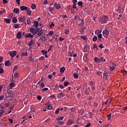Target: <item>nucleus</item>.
<instances>
[{"instance_id":"7ed1b4c3","label":"nucleus","mask_w":127,"mask_h":127,"mask_svg":"<svg viewBox=\"0 0 127 127\" xmlns=\"http://www.w3.org/2000/svg\"><path fill=\"white\" fill-rule=\"evenodd\" d=\"M9 55H10V57L12 58V59L16 56V54H17V53L15 51H10L9 53Z\"/></svg>"},{"instance_id":"5fc2aeb1","label":"nucleus","mask_w":127,"mask_h":127,"mask_svg":"<svg viewBox=\"0 0 127 127\" xmlns=\"http://www.w3.org/2000/svg\"><path fill=\"white\" fill-rule=\"evenodd\" d=\"M59 86L60 88V89H64V86H63V85L60 84Z\"/></svg>"},{"instance_id":"423d86ee","label":"nucleus","mask_w":127,"mask_h":127,"mask_svg":"<svg viewBox=\"0 0 127 127\" xmlns=\"http://www.w3.org/2000/svg\"><path fill=\"white\" fill-rule=\"evenodd\" d=\"M109 76H110V73H109V72L105 73L103 74V79L104 80H107L108 77H109Z\"/></svg>"},{"instance_id":"e433bc0d","label":"nucleus","mask_w":127,"mask_h":127,"mask_svg":"<svg viewBox=\"0 0 127 127\" xmlns=\"http://www.w3.org/2000/svg\"><path fill=\"white\" fill-rule=\"evenodd\" d=\"M81 23L79 24V25L83 26L84 24H85V23H84V19H81Z\"/></svg>"},{"instance_id":"de8ad7c7","label":"nucleus","mask_w":127,"mask_h":127,"mask_svg":"<svg viewBox=\"0 0 127 127\" xmlns=\"http://www.w3.org/2000/svg\"><path fill=\"white\" fill-rule=\"evenodd\" d=\"M72 7H73V8L76 9L77 8V4L76 3H73Z\"/></svg>"},{"instance_id":"8fccbe9b","label":"nucleus","mask_w":127,"mask_h":127,"mask_svg":"<svg viewBox=\"0 0 127 127\" xmlns=\"http://www.w3.org/2000/svg\"><path fill=\"white\" fill-rule=\"evenodd\" d=\"M42 53H44L43 55H44V54H47V51L45 50H42Z\"/></svg>"},{"instance_id":"dca6fc26","label":"nucleus","mask_w":127,"mask_h":127,"mask_svg":"<svg viewBox=\"0 0 127 127\" xmlns=\"http://www.w3.org/2000/svg\"><path fill=\"white\" fill-rule=\"evenodd\" d=\"M64 119V117L59 116L58 118H57L56 120L59 122L60 121H63Z\"/></svg>"},{"instance_id":"ddd939ff","label":"nucleus","mask_w":127,"mask_h":127,"mask_svg":"<svg viewBox=\"0 0 127 127\" xmlns=\"http://www.w3.org/2000/svg\"><path fill=\"white\" fill-rule=\"evenodd\" d=\"M13 11L14 13H19V8H15L13 9Z\"/></svg>"},{"instance_id":"c756f323","label":"nucleus","mask_w":127,"mask_h":127,"mask_svg":"<svg viewBox=\"0 0 127 127\" xmlns=\"http://www.w3.org/2000/svg\"><path fill=\"white\" fill-rule=\"evenodd\" d=\"M28 61H33V60H34V58H33V56L31 57H28Z\"/></svg>"},{"instance_id":"a878e982","label":"nucleus","mask_w":127,"mask_h":127,"mask_svg":"<svg viewBox=\"0 0 127 127\" xmlns=\"http://www.w3.org/2000/svg\"><path fill=\"white\" fill-rule=\"evenodd\" d=\"M10 64V62L9 61H7L5 62V66H9V64Z\"/></svg>"},{"instance_id":"49530a36","label":"nucleus","mask_w":127,"mask_h":127,"mask_svg":"<svg viewBox=\"0 0 127 127\" xmlns=\"http://www.w3.org/2000/svg\"><path fill=\"white\" fill-rule=\"evenodd\" d=\"M3 73V68L0 67V74Z\"/></svg>"},{"instance_id":"1a4fd4ad","label":"nucleus","mask_w":127,"mask_h":127,"mask_svg":"<svg viewBox=\"0 0 127 127\" xmlns=\"http://www.w3.org/2000/svg\"><path fill=\"white\" fill-rule=\"evenodd\" d=\"M65 95L63 93H60L58 94V99H61L64 97Z\"/></svg>"},{"instance_id":"a19ab883","label":"nucleus","mask_w":127,"mask_h":127,"mask_svg":"<svg viewBox=\"0 0 127 127\" xmlns=\"http://www.w3.org/2000/svg\"><path fill=\"white\" fill-rule=\"evenodd\" d=\"M53 31H50L49 32V35H50V36H52V35H53Z\"/></svg>"},{"instance_id":"20e7f679","label":"nucleus","mask_w":127,"mask_h":127,"mask_svg":"<svg viewBox=\"0 0 127 127\" xmlns=\"http://www.w3.org/2000/svg\"><path fill=\"white\" fill-rule=\"evenodd\" d=\"M90 50V47H89L88 45H86L84 46V49H83V52H88Z\"/></svg>"},{"instance_id":"0e129e2a","label":"nucleus","mask_w":127,"mask_h":127,"mask_svg":"<svg viewBox=\"0 0 127 127\" xmlns=\"http://www.w3.org/2000/svg\"><path fill=\"white\" fill-rule=\"evenodd\" d=\"M30 19H28L27 21V24H30Z\"/></svg>"},{"instance_id":"2f4dec72","label":"nucleus","mask_w":127,"mask_h":127,"mask_svg":"<svg viewBox=\"0 0 127 127\" xmlns=\"http://www.w3.org/2000/svg\"><path fill=\"white\" fill-rule=\"evenodd\" d=\"M34 43L33 40H31L30 43L28 44V46L30 47V46L33 45Z\"/></svg>"},{"instance_id":"69168bd1","label":"nucleus","mask_w":127,"mask_h":127,"mask_svg":"<svg viewBox=\"0 0 127 127\" xmlns=\"http://www.w3.org/2000/svg\"><path fill=\"white\" fill-rule=\"evenodd\" d=\"M39 60H44V57L42 56V57H40Z\"/></svg>"},{"instance_id":"bb28decb","label":"nucleus","mask_w":127,"mask_h":127,"mask_svg":"<svg viewBox=\"0 0 127 127\" xmlns=\"http://www.w3.org/2000/svg\"><path fill=\"white\" fill-rule=\"evenodd\" d=\"M94 61H95V62H97L98 63H100V62H101V60L100 59H99V58H98V57H96L95 58Z\"/></svg>"},{"instance_id":"a211bd4d","label":"nucleus","mask_w":127,"mask_h":127,"mask_svg":"<svg viewBox=\"0 0 127 127\" xmlns=\"http://www.w3.org/2000/svg\"><path fill=\"white\" fill-rule=\"evenodd\" d=\"M26 11L27 12L28 15H31V13L32 12V11H31V10H30V8H28L26 10Z\"/></svg>"},{"instance_id":"13d9d810","label":"nucleus","mask_w":127,"mask_h":127,"mask_svg":"<svg viewBox=\"0 0 127 127\" xmlns=\"http://www.w3.org/2000/svg\"><path fill=\"white\" fill-rule=\"evenodd\" d=\"M37 99L39 100V101H40L41 100V96L40 95H38L37 96Z\"/></svg>"},{"instance_id":"412c9836","label":"nucleus","mask_w":127,"mask_h":127,"mask_svg":"<svg viewBox=\"0 0 127 127\" xmlns=\"http://www.w3.org/2000/svg\"><path fill=\"white\" fill-rule=\"evenodd\" d=\"M65 70H66L65 67H62L60 68V72L63 73V72L65 71Z\"/></svg>"},{"instance_id":"f3484780","label":"nucleus","mask_w":127,"mask_h":127,"mask_svg":"<svg viewBox=\"0 0 127 127\" xmlns=\"http://www.w3.org/2000/svg\"><path fill=\"white\" fill-rule=\"evenodd\" d=\"M15 86V83H13V82H11L9 84V88L10 89H12L13 87H14Z\"/></svg>"},{"instance_id":"c85d7f7f","label":"nucleus","mask_w":127,"mask_h":127,"mask_svg":"<svg viewBox=\"0 0 127 127\" xmlns=\"http://www.w3.org/2000/svg\"><path fill=\"white\" fill-rule=\"evenodd\" d=\"M73 77L74 78H75V79H78V77H79V75L78 74V73H74L73 74Z\"/></svg>"},{"instance_id":"bf43d9fd","label":"nucleus","mask_w":127,"mask_h":127,"mask_svg":"<svg viewBox=\"0 0 127 127\" xmlns=\"http://www.w3.org/2000/svg\"><path fill=\"white\" fill-rule=\"evenodd\" d=\"M69 29H67V30H66L65 32L64 33L66 35H67V34H68L69 33Z\"/></svg>"},{"instance_id":"473e14b6","label":"nucleus","mask_w":127,"mask_h":127,"mask_svg":"<svg viewBox=\"0 0 127 127\" xmlns=\"http://www.w3.org/2000/svg\"><path fill=\"white\" fill-rule=\"evenodd\" d=\"M14 27L15 29L19 28V24H14Z\"/></svg>"},{"instance_id":"a18cd8bd","label":"nucleus","mask_w":127,"mask_h":127,"mask_svg":"<svg viewBox=\"0 0 127 127\" xmlns=\"http://www.w3.org/2000/svg\"><path fill=\"white\" fill-rule=\"evenodd\" d=\"M116 66H111L110 67V71H114Z\"/></svg>"},{"instance_id":"603ef678","label":"nucleus","mask_w":127,"mask_h":127,"mask_svg":"<svg viewBox=\"0 0 127 127\" xmlns=\"http://www.w3.org/2000/svg\"><path fill=\"white\" fill-rule=\"evenodd\" d=\"M68 85H69V82H64V86H65V87L68 86Z\"/></svg>"},{"instance_id":"338daca9","label":"nucleus","mask_w":127,"mask_h":127,"mask_svg":"<svg viewBox=\"0 0 127 127\" xmlns=\"http://www.w3.org/2000/svg\"><path fill=\"white\" fill-rule=\"evenodd\" d=\"M18 68V66H15L14 68H13V71H16V70Z\"/></svg>"},{"instance_id":"79ce46f5","label":"nucleus","mask_w":127,"mask_h":127,"mask_svg":"<svg viewBox=\"0 0 127 127\" xmlns=\"http://www.w3.org/2000/svg\"><path fill=\"white\" fill-rule=\"evenodd\" d=\"M111 116H112V114H110L109 115H108V116H107V120H108V121H110V120H111Z\"/></svg>"},{"instance_id":"c9c22d12","label":"nucleus","mask_w":127,"mask_h":127,"mask_svg":"<svg viewBox=\"0 0 127 127\" xmlns=\"http://www.w3.org/2000/svg\"><path fill=\"white\" fill-rule=\"evenodd\" d=\"M80 37L82 39H83V40H87V37L85 36H81Z\"/></svg>"},{"instance_id":"680f3d73","label":"nucleus","mask_w":127,"mask_h":127,"mask_svg":"<svg viewBox=\"0 0 127 127\" xmlns=\"http://www.w3.org/2000/svg\"><path fill=\"white\" fill-rule=\"evenodd\" d=\"M58 124H59V125H64V122H63V121L59 122Z\"/></svg>"},{"instance_id":"ea45409f","label":"nucleus","mask_w":127,"mask_h":127,"mask_svg":"<svg viewBox=\"0 0 127 127\" xmlns=\"http://www.w3.org/2000/svg\"><path fill=\"white\" fill-rule=\"evenodd\" d=\"M40 87L41 88H44V87H45V84H44V83L43 82L41 83Z\"/></svg>"},{"instance_id":"774afa93","label":"nucleus","mask_w":127,"mask_h":127,"mask_svg":"<svg viewBox=\"0 0 127 127\" xmlns=\"http://www.w3.org/2000/svg\"><path fill=\"white\" fill-rule=\"evenodd\" d=\"M121 72L122 73H123V74H125V73H127V71H126L125 70H121Z\"/></svg>"},{"instance_id":"c03bdc74","label":"nucleus","mask_w":127,"mask_h":127,"mask_svg":"<svg viewBox=\"0 0 127 127\" xmlns=\"http://www.w3.org/2000/svg\"><path fill=\"white\" fill-rule=\"evenodd\" d=\"M90 85V86H94V85L95 84V82L94 81H90L89 82Z\"/></svg>"},{"instance_id":"cd10ccee","label":"nucleus","mask_w":127,"mask_h":127,"mask_svg":"<svg viewBox=\"0 0 127 127\" xmlns=\"http://www.w3.org/2000/svg\"><path fill=\"white\" fill-rule=\"evenodd\" d=\"M12 21L13 23H16V22H17V19H16L15 17H14L13 18Z\"/></svg>"},{"instance_id":"9d476101","label":"nucleus","mask_w":127,"mask_h":127,"mask_svg":"<svg viewBox=\"0 0 127 127\" xmlns=\"http://www.w3.org/2000/svg\"><path fill=\"white\" fill-rule=\"evenodd\" d=\"M21 56L22 57H27V56H28V54L27 53V52L21 53Z\"/></svg>"},{"instance_id":"37998d69","label":"nucleus","mask_w":127,"mask_h":127,"mask_svg":"<svg viewBox=\"0 0 127 127\" xmlns=\"http://www.w3.org/2000/svg\"><path fill=\"white\" fill-rule=\"evenodd\" d=\"M97 39H98V38L97 37V36H95L94 37H93V41L95 42V41H96Z\"/></svg>"},{"instance_id":"f257e3e1","label":"nucleus","mask_w":127,"mask_h":127,"mask_svg":"<svg viewBox=\"0 0 127 127\" xmlns=\"http://www.w3.org/2000/svg\"><path fill=\"white\" fill-rule=\"evenodd\" d=\"M108 19H109V16L104 15L100 18V21L103 24L106 23L108 21Z\"/></svg>"},{"instance_id":"9b49d317","label":"nucleus","mask_w":127,"mask_h":127,"mask_svg":"<svg viewBox=\"0 0 127 127\" xmlns=\"http://www.w3.org/2000/svg\"><path fill=\"white\" fill-rule=\"evenodd\" d=\"M74 124V121L69 120L66 123L67 126H71V125H73Z\"/></svg>"},{"instance_id":"5701e85b","label":"nucleus","mask_w":127,"mask_h":127,"mask_svg":"<svg viewBox=\"0 0 127 127\" xmlns=\"http://www.w3.org/2000/svg\"><path fill=\"white\" fill-rule=\"evenodd\" d=\"M18 78V73L15 72L14 74V79H17Z\"/></svg>"},{"instance_id":"4c0bfd02","label":"nucleus","mask_w":127,"mask_h":127,"mask_svg":"<svg viewBox=\"0 0 127 127\" xmlns=\"http://www.w3.org/2000/svg\"><path fill=\"white\" fill-rule=\"evenodd\" d=\"M59 111H60V108H58L55 111V114H56V115H58V114H59Z\"/></svg>"},{"instance_id":"6ab92c4d","label":"nucleus","mask_w":127,"mask_h":127,"mask_svg":"<svg viewBox=\"0 0 127 127\" xmlns=\"http://www.w3.org/2000/svg\"><path fill=\"white\" fill-rule=\"evenodd\" d=\"M101 32H102V29L96 30L95 32V34H96V35H98V34L101 33Z\"/></svg>"},{"instance_id":"f704fd0d","label":"nucleus","mask_w":127,"mask_h":127,"mask_svg":"<svg viewBox=\"0 0 127 127\" xmlns=\"http://www.w3.org/2000/svg\"><path fill=\"white\" fill-rule=\"evenodd\" d=\"M31 8L32 9H35L36 8V5L34 4H33L32 5H31Z\"/></svg>"},{"instance_id":"f8f14e48","label":"nucleus","mask_w":127,"mask_h":127,"mask_svg":"<svg viewBox=\"0 0 127 127\" xmlns=\"http://www.w3.org/2000/svg\"><path fill=\"white\" fill-rule=\"evenodd\" d=\"M21 34H22V32L19 31L17 33L16 38L20 39L21 38Z\"/></svg>"},{"instance_id":"e2e57ef3","label":"nucleus","mask_w":127,"mask_h":127,"mask_svg":"<svg viewBox=\"0 0 127 127\" xmlns=\"http://www.w3.org/2000/svg\"><path fill=\"white\" fill-rule=\"evenodd\" d=\"M2 1L4 4H5V3H7V0H2Z\"/></svg>"},{"instance_id":"6e6552de","label":"nucleus","mask_w":127,"mask_h":127,"mask_svg":"<svg viewBox=\"0 0 127 127\" xmlns=\"http://www.w3.org/2000/svg\"><path fill=\"white\" fill-rule=\"evenodd\" d=\"M28 8V7L26 6H21L20 7V9L22 11H23L24 10H27V9Z\"/></svg>"},{"instance_id":"4468645a","label":"nucleus","mask_w":127,"mask_h":127,"mask_svg":"<svg viewBox=\"0 0 127 127\" xmlns=\"http://www.w3.org/2000/svg\"><path fill=\"white\" fill-rule=\"evenodd\" d=\"M55 7L57 8V9H60V8H61V6H60V5L57 3H55Z\"/></svg>"},{"instance_id":"7c9ffc66","label":"nucleus","mask_w":127,"mask_h":127,"mask_svg":"<svg viewBox=\"0 0 127 127\" xmlns=\"http://www.w3.org/2000/svg\"><path fill=\"white\" fill-rule=\"evenodd\" d=\"M30 32H31V33L34 34V32L35 31V30L34 29V28L31 27L30 28Z\"/></svg>"},{"instance_id":"72a5a7b5","label":"nucleus","mask_w":127,"mask_h":127,"mask_svg":"<svg viewBox=\"0 0 127 127\" xmlns=\"http://www.w3.org/2000/svg\"><path fill=\"white\" fill-rule=\"evenodd\" d=\"M73 53H74V51H72V52H68L69 56H70V57H72V56H73Z\"/></svg>"},{"instance_id":"393cba45","label":"nucleus","mask_w":127,"mask_h":127,"mask_svg":"<svg viewBox=\"0 0 127 127\" xmlns=\"http://www.w3.org/2000/svg\"><path fill=\"white\" fill-rule=\"evenodd\" d=\"M4 12H5V9H2L1 10H0V15L3 14Z\"/></svg>"},{"instance_id":"4be33fe9","label":"nucleus","mask_w":127,"mask_h":127,"mask_svg":"<svg viewBox=\"0 0 127 127\" xmlns=\"http://www.w3.org/2000/svg\"><path fill=\"white\" fill-rule=\"evenodd\" d=\"M78 6H81V7H83V2L82 1H79L77 3Z\"/></svg>"},{"instance_id":"052dcab7","label":"nucleus","mask_w":127,"mask_h":127,"mask_svg":"<svg viewBox=\"0 0 127 127\" xmlns=\"http://www.w3.org/2000/svg\"><path fill=\"white\" fill-rule=\"evenodd\" d=\"M8 121L9 122H10V123H11V124H12L13 123V120L11 119H8Z\"/></svg>"},{"instance_id":"864d4df0","label":"nucleus","mask_w":127,"mask_h":127,"mask_svg":"<svg viewBox=\"0 0 127 127\" xmlns=\"http://www.w3.org/2000/svg\"><path fill=\"white\" fill-rule=\"evenodd\" d=\"M49 10L50 11H53V10H54V8H53V7H50Z\"/></svg>"},{"instance_id":"2eb2a0df","label":"nucleus","mask_w":127,"mask_h":127,"mask_svg":"<svg viewBox=\"0 0 127 127\" xmlns=\"http://www.w3.org/2000/svg\"><path fill=\"white\" fill-rule=\"evenodd\" d=\"M38 25H39V23H38L37 21H34V26L36 28L38 27Z\"/></svg>"},{"instance_id":"f03ea898","label":"nucleus","mask_w":127,"mask_h":127,"mask_svg":"<svg viewBox=\"0 0 127 127\" xmlns=\"http://www.w3.org/2000/svg\"><path fill=\"white\" fill-rule=\"evenodd\" d=\"M102 34L104 37L106 38V37H108V36H109V34H110V32L108 29H105L103 31Z\"/></svg>"},{"instance_id":"6e6d98bb","label":"nucleus","mask_w":127,"mask_h":127,"mask_svg":"<svg viewBox=\"0 0 127 127\" xmlns=\"http://www.w3.org/2000/svg\"><path fill=\"white\" fill-rule=\"evenodd\" d=\"M44 5L48 4V2L47 1V0H45L44 1Z\"/></svg>"},{"instance_id":"09e8293b","label":"nucleus","mask_w":127,"mask_h":127,"mask_svg":"<svg viewBox=\"0 0 127 127\" xmlns=\"http://www.w3.org/2000/svg\"><path fill=\"white\" fill-rule=\"evenodd\" d=\"M50 97L51 99H55V98H56L55 95H54V94L51 95Z\"/></svg>"},{"instance_id":"4d7b16f0","label":"nucleus","mask_w":127,"mask_h":127,"mask_svg":"<svg viewBox=\"0 0 127 127\" xmlns=\"http://www.w3.org/2000/svg\"><path fill=\"white\" fill-rule=\"evenodd\" d=\"M102 34H99L98 36V38H99V39H101V38H102Z\"/></svg>"},{"instance_id":"aec40b11","label":"nucleus","mask_w":127,"mask_h":127,"mask_svg":"<svg viewBox=\"0 0 127 127\" xmlns=\"http://www.w3.org/2000/svg\"><path fill=\"white\" fill-rule=\"evenodd\" d=\"M4 21H5L6 23H10V19L8 18H4Z\"/></svg>"},{"instance_id":"3c124183","label":"nucleus","mask_w":127,"mask_h":127,"mask_svg":"<svg viewBox=\"0 0 127 127\" xmlns=\"http://www.w3.org/2000/svg\"><path fill=\"white\" fill-rule=\"evenodd\" d=\"M48 88L45 87L42 89V92H45V91H48Z\"/></svg>"},{"instance_id":"58836bf2","label":"nucleus","mask_w":127,"mask_h":127,"mask_svg":"<svg viewBox=\"0 0 127 127\" xmlns=\"http://www.w3.org/2000/svg\"><path fill=\"white\" fill-rule=\"evenodd\" d=\"M4 113V111L3 110H1L0 112V117L2 116V114Z\"/></svg>"},{"instance_id":"39448f33","label":"nucleus","mask_w":127,"mask_h":127,"mask_svg":"<svg viewBox=\"0 0 127 127\" xmlns=\"http://www.w3.org/2000/svg\"><path fill=\"white\" fill-rule=\"evenodd\" d=\"M18 19L19 20V22H24V21H25V17L23 16L19 17Z\"/></svg>"},{"instance_id":"b1692460","label":"nucleus","mask_w":127,"mask_h":127,"mask_svg":"<svg viewBox=\"0 0 127 127\" xmlns=\"http://www.w3.org/2000/svg\"><path fill=\"white\" fill-rule=\"evenodd\" d=\"M47 108L48 110H52V106L50 105V104L48 103L47 104Z\"/></svg>"},{"instance_id":"0eeeda50","label":"nucleus","mask_w":127,"mask_h":127,"mask_svg":"<svg viewBox=\"0 0 127 127\" xmlns=\"http://www.w3.org/2000/svg\"><path fill=\"white\" fill-rule=\"evenodd\" d=\"M25 38H28L30 37V38H33V35L31 34V33H28L25 35Z\"/></svg>"}]
</instances>
